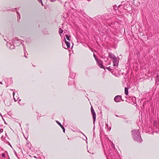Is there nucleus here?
<instances>
[{"instance_id": "412c9836", "label": "nucleus", "mask_w": 159, "mask_h": 159, "mask_svg": "<svg viewBox=\"0 0 159 159\" xmlns=\"http://www.w3.org/2000/svg\"><path fill=\"white\" fill-rule=\"evenodd\" d=\"M104 124L105 125V129H107V130H108V125L106 124V122H105V123H104Z\"/></svg>"}, {"instance_id": "f8f14e48", "label": "nucleus", "mask_w": 159, "mask_h": 159, "mask_svg": "<svg viewBox=\"0 0 159 159\" xmlns=\"http://www.w3.org/2000/svg\"><path fill=\"white\" fill-rule=\"evenodd\" d=\"M125 93L126 96L128 95V90L127 88H125Z\"/></svg>"}, {"instance_id": "f704fd0d", "label": "nucleus", "mask_w": 159, "mask_h": 159, "mask_svg": "<svg viewBox=\"0 0 159 159\" xmlns=\"http://www.w3.org/2000/svg\"><path fill=\"white\" fill-rule=\"evenodd\" d=\"M61 128L62 129H64V127L62 125L61 126Z\"/></svg>"}, {"instance_id": "5701e85b", "label": "nucleus", "mask_w": 159, "mask_h": 159, "mask_svg": "<svg viewBox=\"0 0 159 159\" xmlns=\"http://www.w3.org/2000/svg\"><path fill=\"white\" fill-rule=\"evenodd\" d=\"M105 68L107 69L108 70H110V71H111V68L110 66H109V67H104V68Z\"/></svg>"}, {"instance_id": "f03ea898", "label": "nucleus", "mask_w": 159, "mask_h": 159, "mask_svg": "<svg viewBox=\"0 0 159 159\" xmlns=\"http://www.w3.org/2000/svg\"><path fill=\"white\" fill-rule=\"evenodd\" d=\"M122 8L124 10V11H130L131 9V7L130 6L129 3L128 2H126L125 4L123 5H120L117 7V9L120 11V9Z\"/></svg>"}, {"instance_id": "c85d7f7f", "label": "nucleus", "mask_w": 159, "mask_h": 159, "mask_svg": "<svg viewBox=\"0 0 159 159\" xmlns=\"http://www.w3.org/2000/svg\"><path fill=\"white\" fill-rule=\"evenodd\" d=\"M20 101H21V100H20H20H19V101H18V103L19 104V105H20L22 106V104H20Z\"/></svg>"}, {"instance_id": "f3484780", "label": "nucleus", "mask_w": 159, "mask_h": 159, "mask_svg": "<svg viewBox=\"0 0 159 159\" xmlns=\"http://www.w3.org/2000/svg\"><path fill=\"white\" fill-rule=\"evenodd\" d=\"M71 74H72V77H70L71 78H72V79H73L75 77V75H76V74L75 73H71Z\"/></svg>"}, {"instance_id": "cd10ccee", "label": "nucleus", "mask_w": 159, "mask_h": 159, "mask_svg": "<svg viewBox=\"0 0 159 159\" xmlns=\"http://www.w3.org/2000/svg\"><path fill=\"white\" fill-rule=\"evenodd\" d=\"M115 116H116L117 117H120V118H122V116H118V115H115Z\"/></svg>"}, {"instance_id": "4c0bfd02", "label": "nucleus", "mask_w": 159, "mask_h": 159, "mask_svg": "<svg viewBox=\"0 0 159 159\" xmlns=\"http://www.w3.org/2000/svg\"><path fill=\"white\" fill-rule=\"evenodd\" d=\"M9 145L11 147H12V146L11 145V144H10V143H9Z\"/></svg>"}, {"instance_id": "9d476101", "label": "nucleus", "mask_w": 159, "mask_h": 159, "mask_svg": "<svg viewBox=\"0 0 159 159\" xmlns=\"http://www.w3.org/2000/svg\"><path fill=\"white\" fill-rule=\"evenodd\" d=\"M108 55L110 58L112 60L116 57L114 54L111 52L108 53Z\"/></svg>"}, {"instance_id": "dca6fc26", "label": "nucleus", "mask_w": 159, "mask_h": 159, "mask_svg": "<svg viewBox=\"0 0 159 159\" xmlns=\"http://www.w3.org/2000/svg\"><path fill=\"white\" fill-rule=\"evenodd\" d=\"M56 122L60 127L62 125L59 121L56 120Z\"/></svg>"}, {"instance_id": "58836bf2", "label": "nucleus", "mask_w": 159, "mask_h": 159, "mask_svg": "<svg viewBox=\"0 0 159 159\" xmlns=\"http://www.w3.org/2000/svg\"><path fill=\"white\" fill-rule=\"evenodd\" d=\"M38 0V1L39 2H40L41 1H42V0Z\"/></svg>"}, {"instance_id": "0eeeda50", "label": "nucleus", "mask_w": 159, "mask_h": 159, "mask_svg": "<svg viewBox=\"0 0 159 159\" xmlns=\"http://www.w3.org/2000/svg\"><path fill=\"white\" fill-rule=\"evenodd\" d=\"M121 99V97L120 96L117 95L115 97L114 100L116 102H120Z\"/></svg>"}, {"instance_id": "7ed1b4c3", "label": "nucleus", "mask_w": 159, "mask_h": 159, "mask_svg": "<svg viewBox=\"0 0 159 159\" xmlns=\"http://www.w3.org/2000/svg\"><path fill=\"white\" fill-rule=\"evenodd\" d=\"M11 42L15 46H19L21 43V40L18 38H14L11 40Z\"/></svg>"}, {"instance_id": "a19ab883", "label": "nucleus", "mask_w": 159, "mask_h": 159, "mask_svg": "<svg viewBox=\"0 0 159 159\" xmlns=\"http://www.w3.org/2000/svg\"><path fill=\"white\" fill-rule=\"evenodd\" d=\"M111 129V127H110V129H109V131Z\"/></svg>"}, {"instance_id": "4468645a", "label": "nucleus", "mask_w": 159, "mask_h": 159, "mask_svg": "<svg viewBox=\"0 0 159 159\" xmlns=\"http://www.w3.org/2000/svg\"><path fill=\"white\" fill-rule=\"evenodd\" d=\"M69 4H70V3L69 2H66L65 3V5H64V7H65L66 8L67 7L69 6Z\"/></svg>"}, {"instance_id": "f257e3e1", "label": "nucleus", "mask_w": 159, "mask_h": 159, "mask_svg": "<svg viewBox=\"0 0 159 159\" xmlns=\"http://www.w3.org/2000/svg\"><path fill=\"white\" fill-rule=\"evenodd\" d=\"M132 137L134 141L138 142H141L143 140L141 138L140 132L138 129H134L131 130Z\"/></svg>"}, {"instance_id": "ea45409f", "label": "nucleus", "mask_w": 159, "mask_h": 159, "mask_svg": "<svg viewBox=\"0 0 159 159\" xmlns=\"http://www.w3.org/2000/svg\"><path fill=\"white\" fill-rule=\"evenodd\" d=\"M73 44L72 46V47H71V48H73Z\"/></svg>"}, {"instance_id": "ddd939ff", "label": "nucleus", "mask_w": 159, "mask_h": 159, "mask_svg": "<svg viewBox=\"0 0 159 159\" xmlns=\"http://www.w3.org/2000/svg\"><path fill=\"white\" fill-rule=\"evenodd\" d=\"M14 94H15L14 93H13V98H14V100L16 102L19 99V98L17 96L16 97H15V96H14Z\"/></svg>"}, {"instance_id": "c9c22d12", "label": "nucleus", "mask_w": 159, "mask_h": 159, "mask_svg": "<svg viewBox=\"0 0 159 159\" xmlns=\"http://www.w3.org/2000/svg\"><path fill=\"white\" fill-rule=\"evenodd\" d=\"M56 0H51V1L52 2H55Z\"/></svg>"}, {"instance_id": "6ab92c4d", "label": "nucleus", "mask_w": 159, "mask_h": 159, "mask_svg": "<svg viewBox=\"0 0 159 159\" xmlns=\"http://www.w3.org/2000/svg\"><path fill=\"white\" fill-rule=\"evenodd\" d=\"M93 56L94 58H95L96 61H98V60L97 58L96 57V56L94 53L93 54Z\"/></svg>"}, {"instance_id": "b1692460", "label": "nucleus", "mask_w": 159, "mask_h": 159, "mask_svg": "<svg viewBox=\"0 0 159 159\" xmlns=\"http://www.w3.org/2000/svg\"><path fill=\"white\" fill-rule=\"evenodd\" d=\"M80 133L82 134L84 136H85V137H86V142L87 143H88L87 142V138L86 137V136L85 135V134L83 133H82L81 132H80Z\"/></svg>"}, {"instance_id": "9b49d317", "label": "nucleus", "mask_w": 159, "mask_h": 159, "mask_svg": "<svg viewBox=\"0 0 159 159\" xmlns=\"http://www.w3.org/2000/svg\"><path fill=\"white\" fill-rule=\"evenodd\" d=\"M104 123H104L103 120H100V121H99V126L100 127V128H102Z\"/></svg>"}, {"instance_id": "6e6552de", "label": "nucleus", "mask_w": 159, "mask_h": 159, "mask_svg": "<svg viewBox=\"0 0 159 159\" xmlns=\"http://www.w3.org/2000/svg\"><path fill=\"white\" fill-rule=\"evenodd\" d=\"M97 64L98 65V66L101 68H104L105 69V68H104V66H103L102 65V61L100 60H98V61H97Z\"/></svg>"}, {"instance_id": "37998d69", "label": "nucleus", "mask_w": 159, "mask_h": 159, "mask_svg": "<svg viewBox=\"0 0 159 159\" xmlns=\"http://www.w3.org/2000/svg\"><path fill=\"white\" fill-rule=\"evenodd\" d=\"M68 51H69V52H70V50H68Z\"/></svg>"}, {"instance_id": "4be33fe9", "label": "nucleus", "mask_w": 159, "mask_h": 159, "mask_svg": "<svg viewBox=\"0 0 159 159\" xmlns=\"http://www.w3.org/2000/svg\"><path fill=\"white\" fill-rule=\"evenodd\" d=\"M132 100H133V101H135V102H134L133 101V102H134V103H135V102H136V98L135 97H133L132 98Z\"/></svg>"}, {"instance_id": "20e7f679", "label": "nucleus", "mask_w": 159, "mask_h": 159, "mask_svg": "<svg viewBox=\"0 0 159 159\" xmlns=\"http://www.w3.org/2000/svg\"><path fill=\"white\" fill-rule=\"evenodd\" d=\"M65 42L62 43V47L65 49H67L70 48V44L69 42L66 41V38L64 37Z\"/></svg>"}, {"instance_id": "2eb2a0df", "label": "nucleus", "mask_w": 159, "mask_h": 159, "mask_svg": "<svg viewBox=\"0 0 159 159\" xmlns=\"http://www.w3.org/2000/svg\"><path fill=\"white\" fill-rule=\"evenodd\" d=\"M59 32L60 34V36H61V34L63 32V30L61 29V28H59Z\"/></svg>"}, {"instance_id": "bb28decb", "label": "nucleus", "mask_w": 159, "mask_h": 159, "mask_svg": "<svg viewBox=\"0 0 159 159\" xmlns=\"http://www.w3.org/2000/svg\"><path fill=\"white\" fill-rule=\"evenodd\" d=\"M3 131V129H0V133H2Z\"/></svg>"}, {"instance_id": "e433bc0d", "label": "nucleus", "mask_w": 159, "mask_h": 159, "mask_svg": "<svg viewBox=\"0 0 159 159\" xmlns=\"http://www.w3.org/2000/svg\"><path fill=\"white\" fill-rule=\"evenodd\" d=\"M158 77H159V75H158L157 76V79H159V78H158Z\"/></svg>"}, {"instance_id": "473e14b6", "label": "nucleus", "mask_w": 159, "mask_h": 159, "mask_svg": "<svg viewBox=\"0 0 159 159\" xmlns=\"http://www.w3.org/2000/svg\"><path fill=\"white\" fill-rule=\"evenodd\" d=\"M117 7V5H115L114 6V9L115 8V7Z\"/></svg>"}, {"instance_id": "2f4dec72", "label": "nucleus", "mask_w": 159, "mask_h": 159, "mask_svg": "<svg viewBox=\"0 0 159 159\" xmlns=\"http://www.w3.org/2000/svg\"><path fill=\"white\" fill-rule=\"evenodd\" d=\"M40 2V3H41V4L43 6V2H42V1H41Z\"/></svg>"}, {"instance_id": "79ce46f5", "label": "nucleus", "mask_w": 159, "mask_h": 159, "mask_svg": "<svg viewBox=\"0 0 159 159\" xmlns=\"http://www.w3.org/2000/svg\"><path fill=\"white\" fill-rule=\"evenodd\" d=\"M0 84H2V82H0Z\"/></svg>"}, {"instance_id": "423d86ee", "label": "nucleus", "mask_w": 159, "mask_h": 159, "mask_svg": "<svg viewBox=\"0 0 159 159\" xmlns=\"http://www.w3.org/2000/svg\"><path fill=\"white\" fill-rule=\"evenodd\" d=\"M6 45L7 47L11 49H13L15 48V45L11 43V42L10 43H7L6 44Z\"/></svg>"}, {"instance_id": "aec40b11", "label": "nucleus", "mask_w": 159, "mask_h": 159, "mask_svg": "<svg viewBox=\"0 0 159 159\" xmlns=\"http://www.w3.org/2000/svg\"><path fill=\"white\" fill-rule=\"evenodd\" d=\"M156 84H159V79H157L156 80Z\"/></svg>"}, {"instance_id": "a878e982", "label": "nucleus", "mask_w": 159, "mask_h": 159, "mask_svg": "<svg viewBox=\"0 0 159 159\" xmlns=\"http://www.w3.org/2000/svg\"><path fill=\"white\" fill-rule=\"evenodd\" d=\"M14 153H15V155H16V156L17 157H18L17 154V153H16V151L14 150Z\"/></svg>"}, {"instance_id": "72a5a7b5", "label": "nucleus", "mask_w": 159, "mask_h": 159, "mask_svg": "<svg viewBox=\"0 0 159 159\" xmlns=\"http://www.w3.org/2000/svg\"><path fill=\"white\" fill-rule=\"evenodd\" d=\"M63 129V132L64 133H65V129Z\"/></svg>"}, {"instance_id": "7c9ffc66", "label": "nucleus", "mask_w": 159, "mask_h": 159, "mask_svg": "<svg viewBox=\"0 0 159 159\" xmlns=\"http://www.w3.org/2000/svg\"><path fill=\"white\" fill-rule=\"evenodd\" d=\"M24 56L25 57H26V58H27V56H26V53L25 52V54H24Z\"/></svg>"}, {"instance_id": "393cba45", "label": "nucleus", "mask_w": 159, "mask_h": 159, "mask_svg": "<svg viewBox=\"0 0 159 159\" xmlns=\"http://www.w3.org/2000/svg\"><path fill=\"white\" fill-rule=\"evenodd\" d=\"M111 147L112 148H115L114 145L113 144V143H112L111 144Z\"/></svg>"}, {"instance_id": "c756f323", "label": "nucleus", "mask_w": 159, "mask_h": 159, "mask_svg": "<svg viewBox=\"0 0 159 159\" xmlns=\"http://www.w3.org/2000/svg\"><path fill=\"white\" fill-rule=\"evenodd\" d=\"M2 157H5V154L4 153H2Z\"/></svg>"}, {"instance_id": "1a4fd4ad", "label": "nucleus", "mask_w": 159, "mask_h": 159, "mask_svg": "<svg viewBox=\"0 0 159 159\" xmlns=\"http://www.w3.org/2000/svg\"><path fill=\"white\" fill-rule=\"evenodd\" d=\"M113 66H118V62L117 60V59L116 58H115V59L113 60Z\"/></svg>"}, {"instance_id": "39448f33", "label": "nucleus", "mask_w": 159, "mask_h": 159, "mask_svg": "<svg viewBox=\"0 0 159 159\" xmlns=\"http://www.w3.org/2000/svg\"><path fill=\"white\" fill-rule=\"evenodd\" d=\"M91 113L93 117V124H94L96 120V114L92 106H91Z\"/></svg>"}, {"instance_id": "a211bd4d", "label": "nucleus", "mask_w": 159, "mask_h": 159, "mask_svg": "<svg viewBox=\"0 0 159 159\" xmlns=\"http://www.w3.org/2000/svg\"><path fill=\"white\" fill-rule=\"evenodd\" d=\"M65 36L66 37V38L69 41H70V37L68 35H65Z\"/></svg>"}]
</instances>
